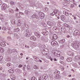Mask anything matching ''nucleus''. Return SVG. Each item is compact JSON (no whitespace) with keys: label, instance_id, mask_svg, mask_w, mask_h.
Instances as JSON below:
<instances>
[{"label":"nucleus","instance_id":"423d86ee","mask_svg":"<svg viewBox=\"0 0 80 80\" xmlns=\"http://www.w3.org/2000/svg\"><path fill=\"white\" fill-rule=\"evenodd\" d=\"M7 8V4H4L2 5V10H5Z\"/></svg>","mask_w":80,"mask_h":80},{"label":"nucleus","instance_id":"0e129e2a","mask_svg":"<svg viewBox=\"0 0 80 80\" xmlns=\"http://www.w3.org/2000/svg\"><path fill=\"white\" fill-rule=\"evenodd\" d=\"M38 80H42L41 77H39L38 78Z\"/></svg>","mask_w":80,"mask_h":80},{"label":"nucleus","instance_id":"de8ad7c7","mask_svg":"<svg viewBox=\"0 0 80 80\" xmlns=\"http://www.w3.org/2000/svg\"><path fill=\"white\" fill-rule=\"evenodd\" d=\"M27 68H28V70H30V67H29V66H27Z\"/></svg>","mask_w":80,"mask_h":80},{"label":"nucleus","instance_id":"f8f14e48","mask_svg":"<svg viewBox=\"0 0 80 80\" xmlns=\"http://www.w3.org/2000/svg\"><path fill=\"white\" fill-rule=\"evenodd\" d=\"M61 31H62V32H63V33H66V32H67L66 31V29H65V28H64V27H62L61 28Z\"/></svg>","mask_w":80,"mask_h":80},{"label":"nucleus","instance_id":"393cba45","mask_svg":"<svg viewBox=\"0 0 80 80\" xmlns=\"http://www.w3.org/2000/svg\"><path fill=\"white\" fill-rule=\"evenodd\" d=\"M64 42H65V40L64 39H62L59 41L60 43H64Z\"/></svg>","mask_w":80,"mask_h":80},{"label":"nucleus","instance_id":"b1692460","mask_svg":"<svg viewBox=\"0 0 80 80\" xmlns=\"http://www.w3.org/2000/svg\"><path fill=\"white\" fill-rule=\"evenodd\" d=\"M55 15L56 17H59L60 15V12H58L57 13L55 14Z\"/></svg>","mask_w":80,"mask_h":80},{"label":"nucleus","instance_id":"1a4fd4ad","mask_svg":"<svg viewBox=\"0 0 80 80\" xmlns=\"http://www.w3.org/2000/svg\"><path fill=\"white\" fill-rule=\"evenodd\" d=\"M51 44L52 45H57L58 42L57 41H53L51 42Z\"/></svg>","mask_w":80,"mask_h":80},{"label":"nucleus","instance_id":"4c0bfd02","mask_svg":"<svg viewBox=\"0 0 80 80\" xmlns=\"http://www.w3.org/2000/svg\"><path fill=\"white\" fill-rule=\"evenodd\" d=\"M14 36L15 37H16V38H18V35L17 33H15L14 34Z\"/></svg>","mask_w":80,"mask_h":80},{"label":"nucleus","instance_id":"2eb2a0df","mask_svg":"<svg viewBox=\"0 0 80 80\" xmlns=\"http://www.w3.org/2000/svg\"><path fill=\"white\" fill-rule=\"evenodd\" d=\"M18 26H20L22 25L21 20H18V22L17 23Z\"/></svg>","mask_w":80,"mask_h":80},{"label":"nucleus","instance_id":"a19ab883","mask_svg":"<svg viewBox=\"0 0 80 80\" xmlns=\"http://www.w3.org/2000/svg\"><path fill=\"white\" fill-rule=\"evenodd\" d=\"M25 13L26 14H28V13H29V11H25Z\"/></svg>","mask_w":80,"mask_h":80},{"label":"nucleus","instance_id":"ddd939ff","mask_svg":"<svg viewBox=\"0 0 80 80\" xmlns=\"http://www.w3.org/2000/svg\"><path fill=\"white\" fill-rule=\"evenodd\" d=\"M48 78V76L46 74H44L43 76H42V78L43 80H46V79H47V78Z\"/></svg>","mask_w":80,"mask_h":80},{"label":"nucleus","instance_id":"774afa93","mask_svg":"<svg viewBox=\"0 0 80 80\" xmlns=\"http://www.w3.org/2000/svg\"><path fill=\"white\" fill-rule=\"evenodd\" d=\"M11 79L12 80H15V78H11Z\"/></svg>","mask_w":80,"mask_h":80},{"label":"nucleus","instance_id":"a878e982","mask_svg":"<svg viewBox=\"0 0 80 80\" xmlns=\"http://www.w3.org/2000/svg\"><path fill=\"white\" fill-rule=\"evenodd\" d=\"M57 28L56 27H54L52 28V30L54 32H57Z\"/></svg>","mask_w":80,"mask_h":80},{"label":"nucleus","instance_id":"c756f323","mask_svg":"<svg viewBox=\"0 0 80 80\" xmlns=\"http://www.w3.org/2000/svg\"><path fill=\"white\" fill-rule=\"evenodd\" d=\"M10 4L11 5H15V2H14L12 1L10 2Z\"/></svg>","mask_w":80,"mask_h":80},{"label":"nucleus","instance_id":"49530a36","mask_svg":"<svg viewBox=\"0 0 80 80\" xmlns=\"http://www.w3.org/2000/svg\"><path fill=\"white\" fill-rule=\"evenodd\" d=\"M60 47H63V44L62 43H61L60 45Z\"/></svg>","mask_w":80,"mask_h":80},{"label":"nucleus","instance_id":"69168bd1","mask_svg":"<svg viewBox=\"0 0 80 80\" xmlns=\"http://www.w3.org/2000/svg\"><path fill=\"white\" fill-rule=\"evenodd\" d=\"M10 73H13V71L12 70H11V72H10Z\"/></svg>","mask_w":80,"mask_h":80},{"label":"nucleus","instance_id":"9b49d317","mask_svg":"<svg viewBox=\"0 0 80 80\" xmlns=\"http://www.w3.org/2000/svg\"><path fill=\"white\" fill-rule=\"evenodd\" d=\"M39 17L41 18H43L44 15V14L42 12H40L39 13Z\"/></svg>","mask_w":80,"mask_h":80},{"label":"nucleus","instance_id":"dca6fc26","mask_svg":"<svg viewBox=\"0 0 80 80\" xmlns=\"http://www.w3.org/2000/svg\"><path fill=\"white\" fill-rule=\"evenodd\" d=\"M61 18L62 20H65L66 17H65V16L62 15L61 16Z\"/></svg>","mask_w":80,"mask_h":80},{"label":"nucleus","instance_id":"cd10ccee","mask_svg":"<svg viewBox=\"0 0 80 80\" xmlns=\"http://www.w3.org/2000/svg\"><path fill=\"white\" fill-rule=\"evenodd\" d=\"M11 23L13 25L15 24V19L12 20Z\"/></svg>","mask_w":80,"mask_h":80},{"label":"nucleus","instance_id":"72a5a7b5","mask_svg":"<svg viewBox=\"0 0 80 80\" xmlns=\"http://www.w3.org/2000/svg\"><path fill=\"white\" fill-rule=\"evenodd\" d=\"M68 55H72V52L70 51H68L67 52Z\"/></svg>","mask_w":80,"mask_h":80},{"label":"nucleus","instance_id":"ea45409f","mask_svg":"<svg viewBox=\"0 0 80 80\" xmlns=\"http://www.w3.org/2000/svg\"><path fill=\"white\" fill-rule=\"evenodd\" d=\"M55 78H60V76H58V75H56V76L55 77Z\"/></svg>","mask_w":80,"mask_h":80},{"label":"nucleus","instance_id":"603ef678","mask_svg":"<svg viewBox=\"0 0 80 80\" xmlns=\"http://www.w3.org/2000/svg\"><path fill=\"white\" fill-rule=\"evenodd\" d=\"M66 2H67V3L68 4H69V5H70V1H67Z\"/></svg>","mask_w":80,"mask_h":80},{"label":"nucleus","instance_id":"8fccbe9b","mask_svg":"<svg viewBox=\"0 0 80 80\" xmlns=\"http://www.w3.org/2000/svg\"><path fill=\"white\" fill-rule=\"evenodd\" d=\"M36 15H33L32 16V18H36Z\"/></svg>","mask_w":80,"mask_h":80},{"label":"nucleus","instance_id":"39448f33","mask_svg":"<svg viewBox=\"0 0 80 80\" xmlns=\"http://www.w3.org/2000/svg\"><path fill=\"white\" fill-rule=\"evenodd\" d=\"M26 33L25 34V36L27 37H30V33L29 32V31L28 30L26 29Z\"/></svg>","mask_w":80,"mask_h":80},{"label":"nucleus","instance_id":"9d476101","mask_svg":"<svg viewBox=\"0 0 80 80\" xmlns=\"http://www.w3.org/2000/svg\"><path fill=\"white\" fill-rule=\"evenodd\" d=\"M47 24L49 25V26H52L53 25V23L52 22H50V21H48L47 22Z\"/></svg>","mask_w":80,"mask_h":80},{"label":"nucleus","instance_id":"c85d7f7f","mask_svg":"<svg viewBox=\"0 0 80 80\" xmlns=\"http://www.w3.org/2000/svg\"><path fill=\"white\" fill-rule=\"evenodd\" d=\"M44 51L45 52H46V53H48V52H49V51H48V49L47 48H45L44 49H43Z\"/></svg>","mask_w":80,"mask_h":80},{"label":"nucleus","instance_id":"6e6d98bb","mask_svg":"<svg viewBox=\"0 0 80 80\" xmlns=\"http://www.w3.org/2000/svg\"><path fill=\"white\" fill-rule=\"evenodd\" d=\"M58 12L56 10H54V11H53V12L55 14H56V13H57Z\"/></svg>","mask_w":80,"mask_h":80},{"label":"nucleus","instance_id":"e2e57ef3","mask_svg":"<svg viewBox=\"0 0 80 80\" xmlns=\"http://www.w3.org/2000/svg\"><path fill=\"white\" fill-rule=\"evenodd\" d=\"M67 37H68V38H71V37H72V36L70 35H68L67 36Z\"/></svg>","mask_w":80,"mask_h":80},{"label":"nucleus","instance_id":"f704fd0d","mask_svg":"<svg viewBox=\"0 0 80 80\" xmlns=\"http://www.w3.org/2000/svg\"><path fill=\"white\" fill-rule=\"evenodd\" d=\"M19 30H20V29L18 28L14 29V31L15 32H19Z\"/></svg>","mask_w":80,"mask_h":80},{"label":"nucleus","instance_id":"4468645a","mask_svg":"<svg viewBox=\"0 0 80 80\" xmlns=\"http://www.w3.org/2000/svg\"><path fill=\"white\" fill-rule=\"evenodd\" d=\"M34 34L36 36H37L38 38L40 37V34H39V33L37 32H35Z\"/></svg>","mask_w":80,"mask_h":80},{"label":"nucleus","instance_id":"79ce46f5","mask_svg":"<svg viewBox=\"0 0 80 80\" xmlns=\"http://www.w3.org/2000/svg\"><path fill=\"white\" fill-rule=\"evenodd\" d=\"M3 56H0V61H1V60H2L3 59Z\"/></svg>","mask_w":80,"mask_h":80},{"label":"nucleus","instance_id":"2f4dec72","mask_svg":"<svg viewBox=\"0 0 80 80\" xmlns=\"http://www.w3.org/2000/svg\"><path fill=\"white\" fill-rule=\"evenodd\" d=\"M61 31V30H60V28H57V29L56 30V32H60Z\"/></svg>","mask_w":80,"mask_h":80},{"label":"nucleus","instance_id":"f3484780","mask_svg":"<svg viewBox=\"0 0 80 80\" xmlns=\"http://www.w3.org/2000/svg\"><path fill=\"white\" fill-rule=\"evenodd\" d=\"M63 13L64 15H65L66 16H68V15H70V14L68 13V12H66L65 11H63Z\"/></svg>","mask_w":80,"mask_h":80},{"label":"nucleus","instance_id":"680f3d73","mask_svg":"<svg viewBox=\"0 0 80 80\" xmlns=\"http://www.w3.org/2000/svg\"><path fill=\"white\" fill-rule=\"evenodd\" d=\"M63 4L64 6H67V5H66V3L65 2H63Z\"/></svg>","mask_w":80,"mask_h":80},{"label":"nucleus","instance_id":"6e6552de","mask_svg":"<svg viewBox=\"0 0 80 80\" xmlns=\"http://www.w3.org/2000/svg\"><path fill=\"white\" fill-rule=\"evenodd\" d=\"M64 26L65 27H67V28H69V30H72V28H70V25H69L68 24H64Z\"/></svg>","mask_w":80,"mask_h":80},{"label":"nucleus","instance_id":"c03bdc74","mask_svg":"<svg viewBox=\"0 0 80 80\" xmlns=\"http://www.w3.org/2000/svg\"><path fill=\"white\" fill-rule=\"evenodd\" d=\"M3 50H4L3 49H1V50H0V52L1 53H3Z\"/></svg>","mask_w":80,"mask_h":80},{"label":"nucleus","instance_id":"20e7f679","mask_svg":"<svg viewBox=\"0 0 80 80\" xmlns=\"http://www.w3.org/2000/svg\"><path fill=\"white\" fill-rule=\"evenodd\" d=\"M41 39L45 42H48V38H47V37L46 36H44L43 37H42L41 38Z\"/></svg>","mask_w":80,"mask_h":80},{"label":"nucleus","instance_id":"6ab92c4d","mask_svg":"<svg viewBox=\"0 0 80 80\" xmlns=\"http://www.w3.org/2000/svg\"><path fill=\"white\" fill-rule=\"evenodd\" d=\"M0 45L2 47H4L6 46V44L3 42H1L0 43Z\"/></svg>","mask_w":80,"mask_h":80},{"label":"nucleus","instance_id":"aec40b11","mask_svg":"<svg viewBox=\"0 0 80 80\" xmlns=\"http://www.w3.org/2000/svg\"><path fill=\"white\" fill-rule=\"evenodd\" d=\"M60 73V72L58 71H56L54 72V75H58Z\"/></svg>","mask_w":80,"mask_h":80},{"label":"nucleus","instance_id":"338daca9","mask_svg":"<svg viewBox=\"0 0 80 80\" xmlns=\"http://www.w3.org/2000/svg\"><path fill=\"white\" fill-rule=\"evenodd\" d=\"M36 18H37V19H38V18H39L38 17V16H36Z\"/></svg>","mask_w":80,"mask_h":80},{"label":"nucleus","instance_id":"7c9ffc66","mask_svg":"<svg viewBox=\"0 0 80 80\" xmlns=\"http://www.w3.org/2000/svg\"><path fill=\"white\" fill-rule=\"evenodd\" d=\"M9 13H14V11L13 9H11L10 10H9Z\"/></svg>","mask_w":80,"mask_h":80},{"label":"nucleus","instance_id":"4d7b16f0","mask_svg":"<svg viewBox=\"0 0 80 80\" xmlns=\"http://www.w3.org/2000/svg\"><path fill=\"white\" fill-rule=\"evenodd\" d=\"M11 76L12 78H15V76L14 75H11Z\"/></svg>","mask_w":80,"mask_h":80},{"label":"nucleus","instance_id":"f257e3e1","mask_svg":"<svg viewBox=\"0 0 80 80\" xmlns=\"http://www.w3.org/2000/svg\"><path fill=\"white\" fill-rule=\"evenodd\" d=\"M52 53L56 57H60L62 55V53L60 52V53H58V51L56 50H53L52 51Z\"/></svg>","mask_w":80,"mask_h":80},{"label":"nucleus","instance_id":"13d9d810","mask_svg":"<svg viewBox=\"0 0 80 80\" xmlns=\"http://www.w3.org/2000/svg\"><path fill=\"white\" fill-rule=\"evenodd\" d=\"M2 30H7V28L5 27H4L2 28Z\"/></svg>","mask_w":80,"mask_h":80},{"label":"nucleus","instance_id":"4be33fe9","mask_svg":"<svg viewBox=\"0 0 80 80\" xmlns=\"http://www.w3.org/2000/svg\"><path fill=\"white\" fill-rule=\"evenodd\" d=\"M0 19L1 20H4V16L2 14L0 16Z\"/></svg>","mask_w":80,"mask_h":80},{"label":"nucleus","instance_id":"052dcab7","mask_svg":"<svg viewBox=\"0 0 80 80\" xmlns=\"http://www.w3.org/2000/svg\"><path fill=\"white\" fill-rule=\"evenodd\" d=\"M60 59H61V60H63V59H64V57H61L60 58Z\"/></svg>","mask_w":80,"mask_h":80},{"label":"nucleus","instance_id":"5fc2aeb1","mask_svg":"<svg viewBox=\"0 0 80 80\" xmlns=\"http://www.w3.org/2000/svg\"><path fill=\"white\" fill-rule=\"evenodd\" d=\"M55 13H54L53 12L51 14V15H52V16H53L54 15H55Z\"/></svg>","mask_w":80,"mask_h":80},{"label":"nucleus","instance_id":"58836bf2","mask_svg":"<svg viewBox=\"0 0 80 80\" xmlns=\"http://www.w3.org/2000/svg\"><path fill=\"white\" fill-rule=\"evenodd\" d=\"M7 39L8 40H12V38L11 37H8Z\"/></svg>","mask_w":80,"mask_h":80},{"label":"nucleus","instance_id":"09e8293b","mask_svg":"<svg viewBox=\"0 0 80 80\" xmlns=\"http://www.w3.org/2000/svg\"><path fill=\"white\" fill-rule=\"evenodd\" d=\"M48 32H45V35H48Z\"/></svg>","mask_w":80,"mask_h":80},{"label":"nucleus","instance_id":"bb28decb","mask_svg":"<svg viewBox=\"0 0 80 80\" xmlns=\"http://www.w3.org/2000/svg\"><path fill=\"white\" fill-rule=\"evenodd\" d=\"M72 60V58H68L67 59V61L68 62H71Z\"/></svg>","mask_w":80,"mask_h":80},{"label":"nucleus","instance_id":"7ed1b4c3","mask_svg":"<svg viewBox=\"0 0 80 80\" xmlns=\"http://www.w3.org/2000/svg\"><path fill=\"white\" fill-rule=\"evenodd\" d=\"M80 33V31L79 30H75L73 33V35L74 36H77Z\"/></svg>","mask_w":80,"mask_h":80},{"label":"nucleus","instance_id":"0eeeda50","mask_svg":"<svg viewBox=\"0 0 80 80\" xmlns=\"http://www.w3.org/2000/svg\"><path fill=\"white\" fill-rule=\"evenodd\" d=\"M57 38H58V36L55 34H54L52 36V40H57Z\"/></svg>","mask_w":80,"mask_h":80},{"label":"nucleus","instance_id":"c9c22d12","mask_svg":"<svg viewBox=\"0 0 80 80\" xmlns=\"http://www.w3.org/2000/svg\"><path fill=\"white\" fill-rule=\"evenodd\" d=\"M34 69H39V67L37 66L36 65H35L34 66Z\"/></svg>","mask_w":80,"mask_h":80},{"label":"nucleus","instance_id":"a211bd4d","mask_svg":"<svg viewBox=\"0 0 80 80\" xmlns=\"http://www.w3.org/2000/svg\"><path fill=\"white\" fill-rule=\"evenodd\" d=\"M30 39L32 40H34V41L36 40V38L35 37H34V36H31L30 37Z\"/></svg>","mask_w":80,"mask_h":80},{"label":"nucleus","instance_id":"5701e85b","mask_svg":"<svg viewBox=\"0 0 80 80\" xmlns=\"http://www.w3.org/2000/svg\"><path fill=\"white\" fill-rule=\"evenodd\" d=\"M42 53L43 55H47L48 54V53H46L43 49L42 51Z\"/></svg>","mask_w":80,"mask_h":80},{"label":"nucleus","instance_id":"a18cd8bd","mask_svg":"<svg viewBox=\"0 0 80 80\" xmlns=\"http://www.w3.org/2000/svg\"><path fill=\"white\" fill-rule=\"evenodd\" d=\"M42 25L43 27H47V25H46V24L44 23L42 24Z\"/></svg>","mask_w":80,"mask_h":80},{"label":"nucleus","instance_id":"bf43d9fd","mask_svg":"<svg viewBox=\"0 0 80 80\" xmlns=\"http://www.w3.org/2000/svg\"><path fill=\"white\" fill-rule=\"evenodd\" d=\"M8 52L9 53H12V51H11V50H8Z\"/></svg>","mask_w":80,"mask_h":80},{"label":"nucleus","instance_id":"412c9836","mask_svg":"<svg viewBox=\"0 0 80 80\" xmlns=\"http://www.w3.org/2000/svg\"><path fill=\"white\" fill-rule=\"evenodd\" d=\"M75 59L76 60H80V56H76Z\"/></svg>","mask_w":80,"mask_h":80},{"label":"nucleus","instance_id":"864d4df0","mask_svg":"<svg viewBox=\"0 0 80 80\" xmlns=\"http://www.w3.org/2000/svg\"><path fill=\"white\" fill-rule=\"evenodd\" d=\"M18 67L19 68H21V67H23V65L20 64L19 65Z\"/></svg>","mask_w":80,"mask_h":80},{"label":"nucleus","instance_id":"e433bc0d","mask_svg":"<svg viewBox=\"0 0 80 80\" xmlns=\"http://www.w3.org/2000/svg\"><path fill=\"white\" fill-rule=\"evenodd\" d=\"M24 24L26 28H29V27L28 25H27V24H26V23H24Z\"/></svg>","mask_w":80,"mask_h":80},{"label":"nucleus","instance_id":"473e14b6","mask_svg":"<svg viewBox=\"0 0 80 80\" xmlns=\"http://www.w3.org/2000/svg\"><path fill=\"white\" fill-rule=\"evenodd\" d=\"M31 80H37L36 78L35 77H32L31 78Z\"/></svg>","mask_w":80,"mask_h":80},{"label":"nucleus","instance_id":"3c124183","mask_svg":"<svg viewBox=\"0 0 80 80\" xmlns=\"http://www.w3.org/2000/svg\"><path fill=\"white\" fill-rule=\"evenodd\" d=\"M8 33L9 34H12V31H8Z\"/></svg>","mask_w":80,"mask_h":80},{"label":"nucleus","instance_id":"37998d69","mask_svg":"<svg viewBox=\"0 0 80 80\" xmlns=\"http://www.w3.org/2000/svg\"><path fill=\"white\" fill-rule=\"evenodd\" d=\"M44 9H45L46 12H48V8H44Z\"/></svg>","mask_w":80,"mask_h":80},{"label":"nucleus","instance_id":"f03ea898","mask_svg":"<svg viewBox=\"0 0 80 80\" xmlns=\"http://www.w3.org/2000/svg\"><path fill=\"white\" fill-rule=\"evenodd\" d=\"M73 48L75 49L76 48H78L79 46L78 44L77 43V42H73Z\"/></svg>","mask_w":80,"mask_h":80}]
</instances>
